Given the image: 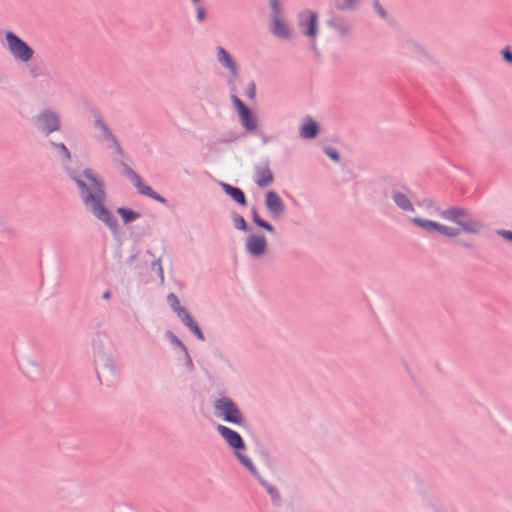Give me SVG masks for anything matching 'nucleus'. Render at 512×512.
<instances>
[{"label":"nucleus","instance_id":"f257e3e1","mask_svg":"<svg viewBox=\"0 0 512 512\" xmlns=\"http://www.w3.org/2000/svg\"><path fill=\"white\" fill-rule=\"evenodd\" d=\"M439 216L447 221L455 223L457 227H451L433 220L424 219L421 217H414L411 219L412 223L422 228L427 232L435 231L443 236L455 238L461 232L472 235L479 234L484 225L480 220L470 217L467 210L459 207H450L440 212Z\"/></svg>","mask_w":512,"mask_h":512},{"label":"nucleus","instance_id":"f03ea898","mask_svg":"<svg viewBox=\"0 0 512 512\" xmlns=\"http://www.w3.org/2000/svg\"><path fill=\"white\" fill-rule=\"evenodd\" d=\"M85 179L90 183V187L80 178H74L75 182L82 190V197L85 205L89 206L93 214L103 221L112 230L117 229V220L113 214L103 205L105 191L103 182L92 170L86 169L83 173Z\"/></svg>","mask_w":512,"mask_h":512},{"label":"nucleus","instance_id":"7ed1b4c3","mask_svg":"<svg viewBox=\"0 0 512 512\" xmlns=\"http://www.w3.org/2000/svg\"><path fill=\"white\" fill-rule=\"evenodd\" d=\"M217 430L220 435L225 439L228 445L234 449L236 457L239 461L254 475L256 474V469L249 458H247L241 450L245 448V444L241 438V436L235 432L234 430L224 426L218 425Z\"/></svg>","mask_w":512,"mask_h":512},{"label":"nucleus","instance_id":"20e7f679","mask_svg":"<svg viewBox=\"0 0 512 512\" xmlns=\"http://www.w3.org/2000/svg\"><path fill=\"white\" fill-rule=\"evenodd\" d=\"M94 127L97 131L94 136L96 141L100 143L104 149L111 150L118 156L122 157L124 152L119 141L100 116L96 117Z\"/></svg>","mask_w":512,"mask_h":512},{"label":"nucleus","instance_id":"39448f33","mask_svg":"<svg viewBox=\"0 0 512 512\" xmlns=\"http://www.w3.org/2000/svg\"><path fill=\"white\" fill-rule=\"evenodd\" d=\"M8 50L11 55L19 61L28 62L33 57V49L28 46L21 38L8 31L5 34Z\"/></svg>","mask_w":512,"mask_h":512},{"label":"nucleus","instance_id":"423d86ee","mask_svg":"<svg viewBox=\"0 0 512 512\" xmlns=\"http://www.w3.org/2000/svg\"><path fill=\"white\" fill-rule=\"evenodd\" d=\"M167 300L173 311L177 313V316L182 320V322L195 334L198 339L203 341L204 335L201 329L196 324L190 313L180 305L177 296L171 293L168 295Z\"/></svg>","mask_w":512,"mask_h":512},{"label":"nucleus","instance_id":"0eeeda50","mask_svg":"<svg viewBox=\"0 0 512 512\" xmlns=\"http://www.w3.org/2000/svg\"><path fill=\"white\" fill-rule=\"evenodd\" d=\"M298 26L305 36H307L312 45L315 46V40L318 34V16L314 11L305 10L298 16Z\"/></svg>","mask_w":512,"mask_h":512},{"label":"nucleus","instance_id":"6e6552de","mask_svg":"<svg viewBox=\"0 0 512 512\" xmlns=\"http://www.w3.org/2000/svg\"><path fill=\"white\" fill-rule=\"evenodd\" d=\"M214 407L219 416H221L225 421L234 424H241L243 422L242 414L230 399L221 398L215 402Z\"/></svg>","mask_w":512,"mask_h":512},{"label":"nucleus","instance_id":"1a4fd4ad","mask_svg":"<svg viewBox=\"0 0 512 512\" xmlns=\"http://www.w3.org/2000/svg\"><path fill=\"white\" fill-rule=\"evenodd\" d=\"M231 100L238 111L242 125L249 131H254L257 128L256 117L252 114L250 109L236 96V88H231Z\"/></svg>","mask_w":512,"mask_h":512},{"label":"nucleus","instance_id":"9d476101","mask_svg":"<svg viewBox=\"0 0 512 512\" xmlns=\"http://www.w3.org/2000/svg\"><path fill=\"white\" fill-rule=\"evenodd\" d=\"M37 123L40 129L47 134L57 131L60 128V121L58 115L50 110H45L37 117Z\"/></svg>","mask_w":512,"mask_h":512},{"label":"nucleus","instance_id":"9b49d317","mask_svg":"<svg viewBox=\"0 0 512 512\" xmlns=\"http://www.w3.org/2000/svg\"><path fill=\"white\" fill-rule=\"evenodd\" d=\"M125 171L129 179L132 181L136 189L139 191V193L146 195L152 199H155L159 202H164V199L159 194L154 192L150 186L145 184L143 180L140 178V176L136 174L132 169L126 166Z\"/></svg>","mask_w":512,"mask_h":512},{"label":"nucleus","instance_id":"f8f14e48","mask_svg":"<svg viewBox=\"0 0 512 512\" xmlns=\"http://www.w3.org/2000/svg\"><path fill=\"white\" fill-rule=\"evenodd\" d=\"M270 31L277 38L290 39L292 37V30L281 15L271 16Z\"/></svg>","mask_w":512,"mask_h":512},{"label":"nucleus","instance_id":"ddd939ff","mask_svg":"<svg viewBox=\"0 0 512 512\" xmlns=\"http://www.w3.org/2000/svg\"><path fill=\"white\" fill-rule=\"evenodd\" d=\"M217 56L219 62L230 71L231 77L229 79V84L231 88L235 87V81L238 78L237 65L235 61L230 56V54L222 47H219L217 49Z\"/></svg>","mask_w":512,"mask_h":512},{"label":"nucleus","instance_id":"4468645a","mask_svg":"<svg viewBox=\"0 0 512 512\" xmlns=\"http://www.w3.org/2000/svg\"><path fill=\"white\" fill-rule=\"evenodd\" d=\"M265 205L270 215L274 218L280 217L284 210L285 205L283 200L275 191H269L266 194Z\"/></svg>","mask_w":512,"mask_h":512},{"label":"nucleus","instance_id":"2eb2a0df","mask_svg":"<svg viewBox=\"0 0 512 512\" xmlns=\"http://www.w3.org/2000/svg\"><path fill=\"white\" fill-rule=\"evenodd\" d=\"M247 251L253 256H260L267 249V240L264 236L250 235L246 242Z\"/></svg>","mask_w":512,"mask_h":512},{"label":"nucleus","instance_id":"dca6fc26","mask_svg":"<svg viewBox=\"0 0 512 512\" xmlns=\"http://www.w3.org/2000/svg\"><path fill=\"white\" fill-rule=\"evenodd\" d=\"M273 179V174L267 163H261L255 167L254 180L259 187L269 186Z\"/></svg>","mask_w":512,"mask_h":512},{"label":"nucleus","instance_id":"f3484780","mask_svg":"<svg viewBox=\"0 0 512 512\" xmlns=\"http://www.w3.org/2000/svg\"><path fill=\"white\" fill-rule=\"evenodd\" d=\"M319 132L318 124L312 118H306L305 123L300 128V136L305 139H312L317 136Z\"/></svg>","mask_w":512,"mask_h":512},{"label":"nucleus","instance_id":"a211bd4d","mask_svg":"<svg viewBox=\"0 0 512 512\" xmlns=\"http://www.w3.org/2000/svg\"><path fill=\"white\" fill-rule=\"evenodd\" d=\"M222 188L225 191V193L228 194L235 202H237L240 205H246V197L242 190L226 183L222 184Z\"/></svg>","mask_w":512,"mask_h":512},{"label":"nucleus","instance_id":"6ab92c4d","mask_svg":"<svg viewBox=\"0 0 512 512\" xmlns=\"http://www.w3.org/2000/svg\"><path fill=\"white\" fill-rule=\"evenodd\" d=\"M393 200L401 209L406 211H413V206L408 197L402 193H394Z\"/></svg>","mask_w":512,"mask_h":512},{"label":"nucleus","instance_id":"aec40b11","mask_svg":"<svg viewBox=\"0 0 512 512\" xmlns=\"http://www.w3.org/2000/svg\"><path fill=\"white\" fill-rule=\"evenodd\" d=\"M117 212L120 214L125 223L132 222L140 217L138 212L128 208H118Z\"/></svg>","mask_w":512,"mask_h":512},{"label":"nucleus","instance_id":"412c9836","mask_svg":"<svg viewBox=\"0 0 512 512\" xmlns=\"http://www.w3.org/2000/svg\"><path fill=\"white\" fill-rule=\"evenodd\" d=\"M356 0H336L335 6L338 10H351L355 7Z\"/></svg>","mask_w":512,"mask_h":512},{"label":"nucleus","instance_id":"4be33fe9","mask_svg":"<svg viewBox=\"0 0 512 512\" xmlns=\"http://www.w3.org/2000/svg\"><path fill=\"white\" fill-rule=\"evenodd\" d=\"M253 221L259 226L264 229H266L269 232H274V228L271 224L266 222L265 220L261 219L260 216L257 214L256 211H253Z\"/></svg>","mask_w":512,"mask_h":512},{"label":"nucleus","instance_id":"5701e85b","mask_svg":"<svg viewBox=\"0 0 512 512\" xmlns=\"http://www.w3.org/2000/svg\"><path fill=\"white\" fill-rule=\"evenodd\" d=\"M233 222H234V226L239 229V230H243V231H246L247 230V223L245 221V219L241 216V215H235L233 217Z\"/></svg>","mask_w":512,"mask_h":512},{"label":"nucleus","instance_id":"b1692460","mask_svg":"<svg viewBox=\"0 0 512 512\" xmlns=\"http://www.w3.org/2000/svg\"><path fill=\"white\" fill-rule=\"evenodd\" d=\"M52 146L63 155L65 160L68 161L70 159V152L64 144H52Z\"/></svg>","mask_w":512,"mask_h":512},{"label":"nucleus","instance_id":"393cba45","mask_svg":"<svg viewBox=\"0 0 512 512\" xmlns=\"http://www.w3.org/2000/svg\"><path fill=\"white\" fill-rule=\"evenodd\" d=\"M247 96L250 98V99H255V96H256V86H255V83L254 82H250L248 87H247Z\"/></svg>","mask_w":512,"mask_h":512},{"label":"nucleus","instance_id":"a878e982","mask_svg":"<svg viewBox=\"0 0 512 512\" xmlns=\"http://www.w3.org/2000/svg\"><path fill=\"white\" fill-rule=\"evenodd\" d=\"M270 5L273 9V14L272 15H281V11H280V4L277 0H271L270 1Z\"/></svg>","mask_w":512,"mask_h":512},{"label":"nucleus","instance_id":"bb28decb","mask_svg":"<svg viewBox=\"0 0 512 512\" xmlns=\"http://www.w3.org/2000/svg\"><path fill=\"white\" fill-rule=\"evenodd\" d=\"M325 153L334 161H338L339 160V155L337 153L336 150L334 149H326L325 150Z\"/></svg>","mask_w":512,"mask_h":512},{"label":"nucleus","instance_id":"cd10ccee","mask_svg":"<svg viewBox=\"0 0 512 512\" xmlns=\"http://www.w3.org/2000/svg\"><path fill=\"white\" fill-rule=\"evenodd\" d=\"M502 55H503V58L509 62V63H512V52L510 51L509 48H505L503 51H502Z\"/></svg>","mask_w":512,"mask_h":512},{"label":"nucleus","instance_id":"c85d7f7f","mask_svg":"<svg viewBox=\"0 0 512 512\" xmlns=\"http://www.w3.org/2000/svg\"><path fill=\"white\" fill-rule=\"evenodd\" d=\"M204 19H205V9L202 6H199L197 8V20L199 22H202V21H204Z\"/></svg>","mask_w":512,"mask_h":512},{"label":"nucleus","instance_id":"c756f323","mask_svg":"<svg viewBox=\"0 0 512 512\" xmlns=\"http://www.w3.org/2000/svg\"><path fill=\"white\" fill-rule=\"evenodd\" d=\"M375 8H376L377 12L380 14V16H382V17L386 16L385 11L383 10V8L380 6V4L378 2L375 3Z\"/></svg>","mask_w":512,"mask_h":512},{"label":"nucleus","instance_id":"7c9ffc66","mask_svg":"<svg viewBox=\"0 0 512 512\" xmlns=\"http://www.w3.org/2000/svg\"><path fill=\"white\" fill-rule=\"evenodd\" d=\"M501 235H502L504 238H506V239H508V240L512 241V232H511V231H502V232H501Z\"/></svg>","mask_w":512,"mask_h":512},{"label":"nucleus","instance_id":"2f4dec72","mask_svg":"<svg viewBox=\"0 0 512 512\" xmlns=\"http://www.w3.org/2000/svg\"><path fill=\"white\" fill-rule=\"evenodd\" d=\"M268 492L274 498H278L279 497L277 491L274 488H272V487H268Z\"/></svg>","mask_w":512,"mask_h":512},{"label":"nucleus","instance_id":"473e14b6","mask_svg":"<svg viewBox=\"0 0 512 512\" xmlns=\"http://www.w3.org/2000/svg\"><path fill=\"white\" fill-rule=\"evenodd\" d=\"M110 295H111V294H110V291H105V292L103 293V298H104V299H106V300H108V299L110 298Z\"/></svg>","mask_w":512,"mask_h":512},{"label":"nucleus","instance_id":"72a5a7b5","mask_svg":"<svg viewBox=\"0 0 512 512\" xmlns=\"http://www.w3.org/2000/svg\"><path fill=\"white\" fill-rule=\"evenodd\" d=\"M192 1H193L194 3H197V2H199L200 0H192Z\"/></svg>","mask_w":512,"mask_h":512}]
</instances>
